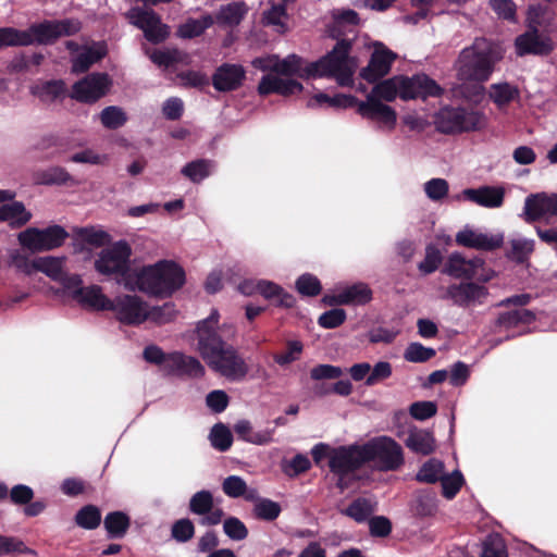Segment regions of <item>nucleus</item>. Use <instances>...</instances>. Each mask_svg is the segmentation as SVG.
Segmentation results:
<instances>
[{
  "mask_svg": "<svg viewBox=\"0 0 557 557\" xmlns=\"http://www.w3.org/2000/svg\"><path fill=\"white\" fill-rule=\"evenodd\" d=\"M484 261L480 258L467 260L459 253H453L444 268V272L457 278H478L482 282H488L492 275L481 276L479 270L483 268Z\"/></svg>",
  "mask_w": 557,
  "mask_h": 557,
  "instance_id": "21",
  "label": "nucleus"
},
{
  "mask_svg": "<svg viewBox=\"0 0 557 557\" xmlns=\"http://www.w3.org/2000/svg\"><path fill=\"white\" fill-rule=\"evenodd\" d=\"M235 433L244 441L253 443V444H265L268 443V438L260 434L253 433L251 423L248 420H239L234 425Z\"/></svg>",
  "mask_w": 557,
  "mask_h": 557,
  "instance_id": "61",
  "label": "nucleus"
},
{
  "mask_svg": "<svg viewBox=\"0 0 557 557\" xmlns=\"http://www.w3.org/2000/svg\"><path fill=\"white\" fill-rule=\"evenodd\" d=\"M170 361L173 367H171L169 374L187 375L190 377H201L205 375V367L195 357L174 351Z\"/></svg>",
  "mask_w": 557,
  "mask_h": 557,
  "instance_id": "30",
  "label": "nucleus"
},
{
  "mask_svg": "<svg viewBox=\"0 0 557 557\" xmlns=\"http://www.w3.org/2000/svg\"><path fill=\"white\" fill-rule=\"evenodd\" d=\"M358 113L362 117L376 121L382 127L388 131L394 129L397 122L396 111L373 97H367L364 101L358 103Z\"/></svg>",
  "mask_w": 557,
  "mask_h": 557,
  "instance_id": "20",
  "label": "nucleus"
},
{
  "mask_svg": "<svg viewBox=\"0 0 557 557\" xmlns=\"http://www.w3.org/2000/svg\"><path fill=\"white\" fill-rule=\"evenodd\" d=\"M249 12V7L244 1H233L220 5L213 16V24L233 29L237 27Z\"/></svg>",
  "mask_w": 557,
  "mask_h": 557,
  "instance_id": "24",
  "label": "nucleus"
},
{
  "mask_svg": "<svg viewBox=\"0 0 557 557\" xmlns=\"http://www.w3.org/2000/svg\"><path fill=\"white\" fill-rule=\"evenodd\" d=\"M76 244H109L110 234L100 225L73 226L67 232L59 224L46 228L28 227L18 234L20 244H60L67 238Z\"/></svg>",
  "mask_w": 557,
  "mask_h": 557,
  "instance_id": "2",
  "label": "nucleus"
},
{
  "mask_svg": "<svg viewBox=\"0 0 557 557\" xmlns=\"http://www.w3.org/2000/svg\"><path fill=\"white\" fill-rule=\"evenodd\" d=\"M245 74L244 67L239 64H222L212 77L213 86L219 91L237 89L242 85Z\"/></svg>",
  "mask_w": 557,
  "mask_h": 557,
  "instance_id": "26",
  "label": "nucleus"
},
{
  "mask_svg": "<svg viewBox=\"0 0 557 557\" xmlns=\"http://www.w3.org/2000/svg\"><path fill=\"white\" fill-rule=\"evenodd\" d=\"M302 90V85L293 78H286L274 73L265 74L259 85L260 95L280 94L289 96Z\"/></svg>",
  "mask_w": 557,
  "mask_h": 557,
  "instance_id": "25",
  "label": "nucleus"
},
{
  "mask_svg": "<svg viewBox=\"0 0 557 557\" xmlns=\"http://www.w3.org/2000/svg\"><path fill=\"white\" fill-rule=\"evenodd\" d=\"M396 54L383 44H375L369 64L361 70V77L369 83H374L388 74Z\"/></svg>",
  "mask_w": 557,
  "mask_h": 557,
  "instance_id": "19",
  "label": "nucleus"
},
{
  "mask_svg": "<svg viewBox=\"0 0 557 557\" xmlns=\"http://www.w3.org/2000/svg\"><path fill=\"white\" fill-rule=\"evenodd\" d=\"M459 108H444L435 116L436 129L443 134L460 133Z\"/></svg>",
  "mask_w": 557,
  "mask_h": 557,
  "instance_id": "40",
  "label": "nucleus"
},
{
  "mask_svg": "<svg viewBox=\"0 0 557 557\" xmlns=\"http://www.w3.org/2000/svg\"><path fill=\"white\" fill-rule=\"evenodd\" d=\"M444 471V463L435 458L429 459L422 465L419 472L416 475L417 481L428 484H434L438 482Z\"/></svg>",
  "mask_w": 557,
  "mask_h": 557,
  "instance_id": "46",
  "label": "nucleus"
},
{
  "mask_svg": "<svg viewBox=\"0 0 557 557\" xmlns=\"http://www.w3.org/2000/svg\"><path fill=\"white\" fill-rule=\"evenodd\" d=\"M345 306H364L373 298L368 284L358 282L342 289Z\"/></svg>",
  "mask_w": 557,
  "mask_h": 557,
  "instance_id": "38",
  "label": "nucleus"
},
{
  "mask_svg": "<svg viewBox=\"0 0 557 557\" xmlns=\"http://www.w3.org/2000/svg\"><path fill=\"white\" fill-rule=\"evenodd\" d=\"M301 59L298 55L289 54L282 60L276 55L273 70L274 74L292 78L294 75H301Z\"/></svg>",
  "mask_w": 557,
  "mask_h": 557,
  "instance_id": "47",
  "label": "nucleus"
},
{
  "mask_svg": "<svg viewBox=\"0 0 557 557\" xmlns=\"http://www.w3.org/2000/svg\"><path fill=\"white\" fill-rule=\"evenodd\" d=\"M347 314L344 309L334 308L323 312L319 319L318 323L323 329H335L341 326L346 321Z\"/></svg>",
  "mask_w": 557,
  "mask_h": 557,
  "instance_id": "63",
  "label": "nucleus"
},
{
  "mask_svg": "<svg viewBox=\"0 0 557 557\" xmlns=\"http://www.w3.org/2000/svg\"><path fill=\"white\" fill-rule=\"evenodd\" d=\"M219 311L212 309L209 317L197 324L198 351L206 363L231 345L223 338L222 334L226 332L234 334L233 326H226L225 324L219 326Z\"/></svg>",
  "mask_w": 557,
  "mask_h": 557,
  "instance_id": "6",
  "label": "nucleus"
},
{
  "mask_svg": "<svg viewBox=\"0 0 557 557\" xmlns=\"http://www.w3.org/2000/svg\"><path fill=\"white\" fill-rule=\"evenodd\" d=\"M519 88L507 82L492 84L488 92L490 98L498 108L506 107L512 100L519 98Z\"/></svg>",
  "mask_w": 557,
  "mask_h": 557,
  "instance_id": "41",
  "label": "nucleus"
},
{
  "mask_svg": "<svg viewBox=\"0 0 557 557\" xmlns=\"http://www.w3.org/2000/svg\"><path fill=\"white\" fill-rule=\"evenodd\" d=\"M398 96L400 97L399 78L398 76H394L376 84L367 97H373L379 101L391 102Z\"/></svg>",
  "mask_w": 557,
  "mask_h": 557,
  "instance_id": "43",
  "label": "nucleus"
},
{
  "mask_svg": "<svg viewBox=\"0 0 557 557\" xmlns=\"http://www.w3.org/2000/svg\"><path fill=\"white\" fill-rule=\"evenodd\" d=\"M367 463L364 445L352 444L331 450L329 468L342 481L345 476L361 469Z\"/></svg>",
  "mask_w": 557,
  "mask_h": 557,
  "instance_id": "8",
  "label": "nucleus"
},
{
  "mask_svg": "<svg viewBox=\"0 0 557 557\" xmlns=\"http://www.w3.org/2000/svg\"><path fill=\"white\" fill-rule=\"evenodd\" d=\"M110 311L125 325H139L147 320V304L136 295H120L112 299Z\"/></svg>",
  "mask_w": 557,
  "mask_h": 557,
  "instance_id": "13",
  "label": "nucleus"
},
{
  "mask_svg": "<svg viewBox=\"0 0 557 557\" xmlns=\"http://www.w3.org/2000/svg\"><path fill=\"white\" fill-rule=\"evenodd\" d=\"M212 25L213 16L211 14H205L199 18H188L178 26L176 35L180 38L191 39L202 35Z\"/></svg>",
  "mask_w": 557,
  "mask_h": 557,
  "instance_id": "37",
  "label": "nucleus"
},
{
  "mask_svg": "<svg viewBox=\"0 0 557 557\" xmlns=\"http://www.w3.org/2000/svg\"><path fill=\"white\" fill-rule=\"evenodd\" d=\"M74 521L82 529L95 530L101 523V510L96 505H85L77 510Z\"/></svg>",
  "mask_w": 557,
  "mask_h": 557,
  "instance_id": "42",
  "label": "nucleus"
},
{
  "mask_svg": "<svg viewBox=\"0 0 557 557\" xmlns=\"http://www.w3.org/2000/svg\"><path fill=\"white\" fill-rule=\"evenodd\" d=\"M186 281L184 269L174 261L161 260L145 267L137 275L139 290L153 296H171L183 287Z\"/></svg>",
  "mask_w": 557,
  "mask_h": 557,
  "instance_id": "3",
  "label": "nucleus"
},
{
  "mask_svg": "<svg viewBox=\"0 0 557 557\" xmlns=\"http://www.w3.org/2000/svg\"><path fill=\"white\" fill-rule=\"evenodd\" d=\"M554 48L552 39L541 34L536 28H530L528 32L519 35L515 39L516 53L519 57L527 54L546 55Z\"/></svg>",
  "mask_w": 557,
  "mask_h": 557,
  "instance_id": "18",
  "label": "nucleus"
},
{
  "mask_svg": "<svg viewBox=\"0 0 557 557\" xmlns=\"http://www.w3.org/2000/svg\"><path fill=\"white\" fill-rule=\"evenodd\" d=\"M405 443L410 450L423 456L431 455L436 448L432 432L426 430L410 432Z\"/></svg>",
  "mask_w": 557,
  "mask_h": 557,
  "instance_id": "35",
  "label": "nucleus"
},
{
  "mask_svg": "<svg viewBox=\"0 0 557 557\" xmlns=\"http://www.w3.org/2000/svg\"><path fill=\"white\" fill-rule=\"evenodd\" d=\"M111 84L108 74L91 73L73 85L71 97L79 102L94 103L108 92Z\"/></svg>",
  "mask_w": 557,
  "mask_h": 557,
  "instance_id": "14",
  "label": "nucleus"
},
{
  "mask_svg": "<svg viewBox=\"0 0 557 557\" xmlns=\"http://www.w3.org/2000/svg\"><path fill=\"white\" fill-rule=\"evenodd\" d=\"M294 0H269L270 8L263 12V22L275 27L276 32H286V5Z\"/></svg>",
  "mask_w": 557,
  "mask_h": 557,
  "instance_id": "33",
  "label": "nucleus"
},
{
  "mask_svg": "<svg viewBox=\"0 0 557 557\" xmlns=\"http://www.w3.org/2000/svg\"><path fill=\"white\" fill-rule=\"evenodd\" d=\"M504 235L502 233L487 234L466 225L456 235L457 244H503Z\"/></svg>",
  "mask_w": 557,
  "mask_h": 557,
  "instance_id": "34",
  "label": "nucleus"
},
{
  "mask_svg": "<svg viewBox=\"0 0 557 557\" xmlns=\"http://www.w3.org/2000/svg\"><path fill=\"white\" fill-rule=\"evenodd\" d=\"M76 300L82 307L95 311H110L112 299L108 298L100 286L91 285L77 289L74 295Z\"/></svg>",
  "mask_w": 557,
  "mask_h": 557,
  "instance_id": "27",
  "label": "nucleus"
},
{
  "mask_svg": "<svg viewBox=\"0 0 557 557\" xmlns=\"http://www.w3.org/2000/svg\"><path fill=\"white\" fill-rule=\"evenodd\" d=\"M30 94L41 102L50 103L65 94V84L63 81L38 83L30 87Z\"/></svg>",
  "mask_w": 557,
  "mask_h": 557,
  "instance_id": "36",
  "label": "nucleus"
},
{
  "mask_svg": "<svg viewBox=\"0 0 557 557\" xmlns=\"http://www.w3.org/2000/svg\"><path fill=\"white\" fill-rule=\"evenodd\" d=\"M436 355L435 349L425 347L421 343H410L405 352L404 358L409 362L422 363L432 359Z\"/></svg>",
  "mask_w": 557,
  "mask_h": 557,
  "instance_id": "58",
  "label": "nucleus"
},
{
  "mask_svg": "<svg viewBox=\"0 0 557 557\" xmlns=\"http://www.w3.org/2000/svg\"><path fill=\"white\" fill-rule=\"evenodd\" d=\"M32 213L21 201L3 202L0 206V222H7L11 227L17 228L27 224L32 219Z\"/></svg>",
  "mask_w": 557,
  "mask_h": 557,
  "instance_id": "31",
  "label": "nucleus"
},
{
  "mask_svg": "<svg viewBox=\"0 0 557 557\" xmlns=\"http://www.w3.org/2000/svg\"><path fill=\"white\" fill-rule=\"evenodd\" d=\"M212 169V161L206 159H198L188 162L185 166H183L181 173L193 183H200L211 174Z\"/></svg>",
  "mask_w": 557,
  "mask_h": 557,
  "instance_id": "44",
  "label": "nucleus"
},
{
  "mask_svg": "<svg viewBox=\"0 0 557 557\" xmlns=\"http://www.w3.org/2000/svg\"><path fill=\"white\" fill-rule=\"evenodd\" d=\"M188 510L199 516L198 523L202 527H214L222 522L224 511L214 506L213 494L208 490L196 492L189 499Z\"/></svg>",
  "mask_w": 557,
  "mask_h": 557,
  "instance_id": "15",
  "label": "nucleus"
},
{
  "mask_svg": "<svg viewBox=\"0 0 557 557\" xmlns=\"http://www.w3.org/2000/svg\"><path fill=\"white\" fill-rule=\"evenodd\" d=\"M211 445L219 451H227L233 443L232 432L223 423L215 424L210 433Z\"/></svg>",
  "mask_w": 557,
  "mask_h": 557,
  "instance_id": "57",
  "label": "nucleus"
},
{
  "mask_svg": "<svg viewBox=\"0 0 557 557\" xmlns=\"http://www.w3.org/2000/svg\"><path fill=\"white\" fill-rule=\"evenodd\" d=\"M107 54V46L104 42H96L92 46L85 47L83 50L72 60V72L84 73L92 64L100 61Z\"/></svg>",
  "mask_w": 557,
  "mask_h": 557,
  "instance_id": "29",
  "label": "nucleus"
},
{
  "mask_svg": "<svg viewBox=\"0 0 557 557\" xmlns=\"http://www.w3.org/2000/svg\"><path fill=\"white\" fill-rule=\"evenodd\" d=\"M459 114L461 115L460 133L480 131L486 126L487 120L485 114L482 112L459 108Z\"/></svg>",
  "mask_w": 557,
  "mask_h": 557,
  "instance_id": "48",
  "label": "nucleus"
},
{
  "mask_svg": "<svg viewBox=\"0 0 557 557\" xmlns=\"http://www.w3.org/2000/svg\"><path fill=\"white\" fill-rule=\"evenodd\" d=\"M223 531L233 541H243L248 536L247 527L236 517H228L223 521Z\"/></svg>",
  "mask_w": 557,
  "mask_h": 557,
  "instance_id": "60",
  "label": "nucleus"
},
{
  "mask_svg": "<svg viewBox=\"0 0 557 557\" xmlns=\"http://www.w3.org/2000/svg\"><path fill=\"white\" fill-rule=\"evenodd\" d=\"M255 289L265 299L272 300L276 307L289 309L296 304V299L292 294L285 292L283 287L273 282L260 280L256 283Z\"/></svg>",
  "mask_w": 557,
  "mask_h": 557,
  "instance_id": "28",
  "label": "nucleus"
},
{
  "mask_svg": "<svg viewBox=\"0 0 557 557\" xmlns=\"http://www.w3.org/2000/svg\"><path fill=\"white\" fill-rule=\"evenodd\" d=\"M504 55L505 48L502 44L483 37L475 38L458 55L455 63L457 77L460 81L486 82Z\"/></svg>",
  "mask_w": 557,
  "mask_h": 557,
  "instance_id": "1",
  "label": "nucleus"
},
{
  "mask_svg": "<svg viewBox=\"0 0 557 557\" xmlns=\"http://www.w3.org/2000/svg\"><path fill=\"white\" fill-rule=\"evenodd\" d=\"M363 445L367 463L374 462L379 471H397L405 463L403 447L392 437H375Z\"/></svg>",
  "mask_w": 557,
  "mask_h": 557,
  "instance_id": "7",
  "label": "nucleus"
},
{
  "mask_svg": "<svg viewBox=\"0 0 557 557\" xmlns=\"http://www.w3.org/2000/svg\"><path fill=\"white\" fill-rule=\"evenodd\" d=\"M440 482L442 485V495L446 499H453L465 484V478L459 470H455L451 474L443 475Z\"/></svg>",
  "mask_w": 557,
  "mask_h": 557,
  "instance_id": "56",
  "label": "nucleus"
},
{
  "mask_svg": "<svg viewBox=\"0 0 557 557\" xmlns=\"http://www.w3.org/2000/svg\"><path fill=\"white\" fill-rule=\"evenodd\" d=\"M81 29V24L75 20L45 21L33 24L28 29L22 30L28 35L30 45H49L63 36H71Z\"/></svg>",
  "mask_w": 557,
  "mask_h": 557,
  "instance_id": "9",
  "label": "nucleus"
},
{
  "mask_svg": "<svg viewBox=\"0 0 557 557\" xmlns=\"http://www.w3.org/2000/svg\"><path fill=\"white\" fill-rule=\"evenodd\" d=\"M521 216L528 223L536 221H557V194L536 193L524 200Z\"/></svg>",
  "mask_w": 557,
  "mask_h": 557,
  "instance_id": "12",
  "label": "nucleus"
},
{
  "mask_svg": "<svg viewBox=\"0 0 557 557\" xmlns=\"http://www.w3.org/2000/svg\"><path fill=\"white\" fill-rule=\"evenodd\" d=\"M296 290L305 297H315L321 294L322 285L320 280L311 274H301L295 283Z\"/></svg>",
  "mask_w": 557,
  "mask_h": 557,
  "instance_id": "53",
  "label": "nucleus"
},
{
  "mask_svg": "<svg viewBox=\"0 0 557 557\" xmlns=\"http://www.w3.org/2000/svg\"><path fill=\"white\" fill-rule=\"evenodd\" d=\"M129 23L144 32L147 40L158 44L170 35L169 26L161 22L160 16L152 10L132 8L125 13Z\"/></svg>",
  "mask_w": 557,
  "mask_h": 557,
  "instance_id": "11",
  "label": "nucleus"
},
{
  "mask_svg": "<svg viewBox=\"0 0 557 557\" xmlns=\"http://www.w3.org/2000/svg\"><path fill=\"white\" fill-rule=\"evenodd\" d=\"M222 491L228 497L239 498L245 495L247 491V483L238 475H230L224 479L222 483Z\"/></svg>",
  "mask_w": 557,
  "mask_h": 557,
  "instance_id": "62",
  "label": "nucleus"
},
{
  "mask_svg": "<svg viewBox=\"0 0 557 557\" xmlns=\"http://www.w3.org/2000/svg\"><path fill=\"white\" fill-rule=\"evenodd\" d=\"M143 357L147 362L159 366L168 374L171 372L173 366L170 359L173 357V352L165 354L159 346L148 345L144 349Z\"/></svg>",
  "mask_w": 557,
  "mask_h": 557,
  "instance_id": "49",
  "label": "nucleus"
},
{
  "mask_svg": "<svg viewBox=\"0 0 557 557\" xmlns=\"http://www.w3.org/2000/svg\"><path fill=\"white\" fill-rule=\"evenodd\" d=\"M448 183L444 178H432L424 184V193L433 201L444 199L448 194Z\"/></svg>",
  "mask_w": 557,
  "mask_h": 557,
  "instance_id": "64",
  "label": "nucleus"
},
{
  "mask_svg": "<svg viewBox=\"0 0 557 557\" xmlns=\"http://www.w3.org/2000/svg\"><path fill=\"white\" fill-rule=\"evenodd\" d=\"M400 98L403 100L437 97L442 94V88L435 81L424 74H418L412 77L398 76Z\"/></svg>",
  "mask_w": 557,
  "mask_h": 557,
  "instance_id": "17",
  "label": "nucleus"
},
{
  "mask_svg": "<svg viewBox=\"0 0 557 557\" xmlns=\"http://www.w3.org/2000/svg\"><path fill=\"white\" fill-rule=\"evenodd\" d=\"M22 46H30L28 35L14 27H0V49Z\"/></svg>",
  "mask_w": 557,
  "mask_h": 557,
  "instance_id": "50",
  "label": "nucleus"
},
{
  "mask_svg": "<svg viewBox=\"0 0 557 557\" xmlns=\"http://www.w3.org/2000/svg\"><path fill=\"white\" fill-rule=\"evenodd\" d=\"M55 246H21L11 252L9 264L17 271L30 275L34 272H42L52 280H58L63 271V259L54 257H36L30 259V255L36 251L50 250Z\"/></svg>",
  "mask_w": 557,
  "mask_h": 557,
  "instance_id": "5",
  "label": "nucleus"
},
{
  "mask_svg": "<svg viewBox=\"0 0 557 557\" xmlns=\"http://www.w3.org/2000/svg\"><path fill=\"white\" fill-rule=\"evenodd\" d=\"M447 297L459 307H469L474 302L482 304L488 295L487 288L475 283L451 284L446 290Z\"/></svg>",
  "mask_w": 557,
  "mask_h": 557,
  "instance_id": "22",
  "label": "nucleus"
},
{
  "mask_svg": "<svg viewBox=\"0 0 557 557\" xmlns=\"http://www.w3.org/2000/svg\"><path fill=\"white\" fill-rule=\"evenodd\" d=\"M147 320L149 319L157 324H165L175 318V305L173 302H165L162 306L152 307L149 310L147 309Z\"/></svg>",
  "mask_w": 557,
  "mask_h": 557,
  "instance_id": "59",
  "label": "nucleus"
},
{
  "mask_svg": "<svg viewBox=\"0 0 557 557\" xmlns=\"http://www.w3.org/2000/svg\"><path fill=\"white\" fill-rule=\"evenodd\" d=\"M506 190L502 186H481L462 190V197L478 206L499 208L504 203Z\"/></svg>",
  "mask_w": 557,
  "mask_h": 557,
  "instance_id": "23",
  "label": "nucleus"
},
{
  "mask_svg": "<svg viewBox=\"0 0 557 557\" xmlns=\"http://www.w3.org/2000/svg\"><path fill=\"white\" fill-rule=\"evenodd\" d=\"M150 60L160 67H170L175 64H188L187 53L176 48L157 49L149 53Z\"/></svg>",
  "mask_w": 557,
  "mask_h": 557,
  "instance_id": "39",
  "label": "nucleus"
},
{
  "mask_svg": "<svg viewBox=\"0 0 557 557\" xmlns=\"http://www.w3.org/2000/svg\"><path fill=\"white\" fill-rule=\"evenodd\" d=\"M349 50L348 41H338L331 52L306 67L307 76L332 77L341 86L351 85L357 62L348 55Z\"/></svg>",
  "mask_w": 557,
  "mask_h": 557,
  "instance_id": "4",
  "label": "nucleus"
},
{
  "mask_svg": "<svg viewBox=\"0 0 557 557\" xmlns=\"http://www.w3.org/2000/svg\"><path fill=\"white\" fill-rule=\"evenodd\" d=\"M281 511V505L269 498H261L253 506L255 517L263 521H274Z\"/></svg>",
  "mask_w": 557,
  "mask_h": 557,
  "instance_id": "52",
  "label": "nucleus"
},
{
  "mask_svg": "<svg viewBox=\"0 0 557 557\" xmlns=\"http://www.w3.org/2000/svg\"><path fill=\"white\" fill-rule=\"evenodd\" d=\"M100 121L106 128L116 129L126 123L127 116L122 108L110 106L101 111Z\"/></svg>",
  "mask_w": 557,
  "mask_h": 557,
  "instance_id": "55",
  "label": "nucleus"
},
{
  "mask_svg": "<svg viewBox=\"0 0 557 557\" xmlns=\"http://www.w3.org/2000/svg\"><path fill=\"white\" fill-rule=\"evenodd\" d=\"M195 523L189 518H181L171 527V537L177 543H187L195 536Z\"/></svg>",
  "mask_w": 557,
  "mask_h": 557,
  "instance_id": "51",
  "label": "nucleus"
},
{
  "mask_svg": "<svg viewBox=\"0 0 557 557\" xmlns=\"http://www.w3.org/2000/svg\"><path fill=\"white\" fill-rule=\"evenodd\" d=\"M132 246H108L95 261L96 270L104 275H125L129 270Z\"/></svg>",
  "mask_w": 557,
  "mask_h": 557,
  "instance_id": "16",
  "label": "nucleus"
},
{
  "mask_svg": "<svg viewBox=\"0 0 557 557\" xmlns=\"http://www.w3.org/2000/svg\"><path fill=\"white\" fill-rule=\"evenodd\" d=\"M34 180L40 185H62L72 181V176L64 168L52 166L47 170L36 172L34 174Z\"/></svg>",
  "mask_w": 557,
  "mask_h": 557,
  "instance_id": "45",
  "label": "nucleus"
},
{
  "mask_svg": "<svg viewBox=\"0 0 557 557\" xmlns=\"http://www.w3.org/2000/svg\"><path fill=\"white\" fill-rule=\"evenodd\" d=\"M207 364L211 370L233 382L243 381L249 372L248 364L233 345L219 352Z\"/></svg>",
  "mask_w": 557,
  "mask_h": 557,
  "instance_id": "10",
  "label": "nucleus"
},
{
  "mask_svg": "<svg viewBox=\"0 0 557 557\" xmlns=\"http://www.w3.org/2000/svg\"><path fill=\"white\" fill-rule=\"evenodd\" d=\"M103 527L109 539L120 540L126 535L131 527V518L124 511H111L106 515Z\"/></svg>",
  "mask_w": 557,
  "mask_h": 557,
  "instance_id": "32",
  "label": "nucleus"
},
{
  "mask_svg": "<svg viewBox=\"0 0 557 557\" xmlns=\"http://www.w3.org/2000/svg\"><path fill=\"white\" fill-rule=\"evenodd\" d=\"M373 512V508L367 498L359 497L352 500L348 507L343 510V513L356 522L366 521Z\"/></svg>",
  "mask_w": 557,
  "mask_h": 557,
  "instance_id": "54",
  "label": "nucleus"
}]
</instances>
